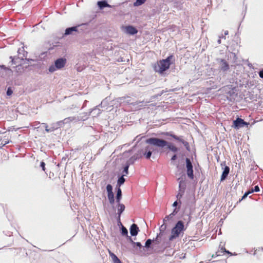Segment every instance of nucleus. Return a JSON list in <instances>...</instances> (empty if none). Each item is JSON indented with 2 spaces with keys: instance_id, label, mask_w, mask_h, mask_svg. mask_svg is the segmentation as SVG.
<instances>
[{
  "instance_id": "obj_4",
  "label": "nucleus",
  "mask_w": 263,
  "mask_h": 263,
  "mask_svg": "<svg viewBox=\"0 0 263 263\" xmlns=\"http://www.w3.org/2000/svg\"><path fill=\"white\" fill-rule=\"evenodd\" d=\"M66 60L64 58H60L57 59L54 63V65H51L49 68V71L53 72L57 69H60L64 67L66 64Z\"/></svg>"
},
{
  "instance_id": "obj_17",
  "label": "nucleus",
  "mask_w": 263,
  "mask_h": 263,
  "mask_svg": "<svg viewBox=\"0 0 263 263\" xmlns=\"http://www.w3.org/2000/svg\"><path fill=\"white\" fill-rule=\"evenodd\" d=\"M225 252H226V249L224 247H221L219 250H218L216 253L215 255H212V257H215L219 256L222 255Z\"/></svg>"
},
{
  "instance_id": "obj_34",
  "label": "nucleus",
  "mask_w": 263,
  "mask_h": 263,
  "mask_svg": "<svg viewBox=\"0 0 263 263\" xmlns=\"http://www.w3.org/2000/svg\"><path fill=\"white\" fill-rule=\"evenodd\" d=\"M259 76L261 79H263V69H261L258 73Z\"/></svg>"
},
{
  "instance_id": "obj_11",
  "label": "nucleus",
  "mask_w": 263,
  "mask_h": 263,
  "mask_svg": "<svg viewBox=\"0 0 263 263\" xmlns=\"http://www.w3.org/2000/svg\"><path fill=\"white\" fill-rule=\"evenodd\" d=\"M139 231V229L137 224L134 223L130 226V233L132 236H136Z\"/></svg>"
},
{
  "instance_id": "obj_42",
  "label": "nucleus",
  "mask_w": 263,
  "mask_h": 263,
  "mask_svg": "<svg viewBox=\"0 0 263 263\" xmlns=\"http://www.w3.org/2000/svg\"><path fill=\"white\" fill-rule=\"evenodd\" d=\"M228 34V31H226L225 32H224V34L227 35Z\"/></svg>"
},
{
  "instance_id": "obj_36",
  "label": "nucleus",
  "mask_w": 263,
  "mask_h": 263,
  "mask_svg": "<svg viewBox=\"0 0 263 263\" xmlns=\"http://www.w3.org/2000/svg\"><path fill=\"white\" fill-rule=\"evenodd\" d=\"M177 158V156L176 155H174V156H173V157H172L171 158V160L172 161H174Z\"/></svg>"
},
{
  "instance_id": "obj_29",
  "label": "nucleus",
  "mask_w": 263,
  "mask_h": 263,
  "mask_svg": "<svg viewBox=\"0 0 263 263\" xmlns=\"http://www.w3.org/2000/svg\"><path fill=\"white\" fill-rule=\"evenodd\" d=\"M151 243H152V240L150 239H147L145 243V247L149 248L150 247V245Z\"/></svg>"
},
{
  "instance_id": "obj_13",
  "label": "nucleus",
  "mask_w": 263,
  "mask_h": 263,
  "mask_svg": "<svg viewBox=\"0 0 263 263\" xmlns=\"http://www.w3.org/2000/svg\"><path fill=\"white\" fill-rule=\"evenodd\" d=\"M220 68L223 71H227L229 69L228 63L223 59L220 60Z\"/></svg>"
},
{
  "instance_id": "obj_21",
  "label": "nucleus",
  "mask_w": 263,
  "mask_h": 263,
  "mask_svg": "<svg viewBox=\"0 0 263 263\" xmlns=\"http://www.w3.org/2000/svg\"><path fill=\"white\" fill-rule=\"evenodd\" d=\"M178 211L176 209H175L171 214H170L168 216H165L163 221H165L168 220L170 218H172L174 216H175L176 214V213L178 212Z\"/></svg>"
},
{
  "instance_id": "obj_12",
  "label": "nucleus",
  "mask_w": 263,
  "mask_h": 263,
  "mask_svg": "<svg viewBox=\"0 0 263 263\" xmlns=\"http://www.w3.org/2000/svg\"><path fill=\"white\" fill-rule=\"evenodd\" d=\"M136 160V158L134 157H132L128 161L127 164L124 167L123 173L125 174L124 175H126L128 174V170L129 168V164L131 163H133L134 161Z\"/></svg>"
},
{
  "instance_id": "obj_37",
  "label": "nucleus",
  "mask_w": 263,
  "mask_h": 263,
  "mask_svg": "<svg viewBox=\"0 0 263 263\" xmlns=\"http://www.w3.org/2000/svg\"><path fill=\"white\" fill-rule=\"evenodd\" d=\"M48 125H47L46 124V125H45V130H46V131L47 132H49L50 131V130L49 129H48Z\"/></svg>"
},
{
  "instance_id": "obj_38",
  "label": "nucleus",
  "mask_w": 263,
  "mask_h": 263,
  "mask_svg": "<svg viewBox=\"0 0 263 263\" xmlns=\"http://www.w3.org/2000/svg\"><path fill=\"white\" fill-rule=\"evenodd\" d=\"M177 140H178V141H180V142H182H182H183V141H184V140H183V139H181V138H180V137H178V139H177Z\"/></svg>"
},
{
  "instance_id": "obj_39",
  "label": "nucleus",
  "mask_w": 263,
  "mask_h": 263,
  "mask_svg": "<svg viewBox=\"0 0 263 263\" xmlns=\"http://www.w3.org/2000/svg\"><path fill=\"white\" fill-rule=\"evenodd\" d=\"M177 201H175L173 204L174 206H176L177 205Z\"/></svg>"
},
{
  "instance_id": "obj_33",
  "label": "nucleus",
  "mask_w": 263,
  "mask_h": 263,
  "mask_svg": "<svg viewBox=\"0 0 263 263\" xmlns=\"http://www.w3.org/2000/svg\"><path fill=\"white\" fill-rule=\"evenodd\" d=\"M2 69H3L5 70H10V68L6 67L5 65H1V67H0Z\"/></svg>"
},
{
  "instance_id": "obj_23",
  "label": "nucleus",
  "mask_w": 263,
  "mask_h": 263,
  "mask_svg": "<svg viewBox=\"0 0 263 263\" xmlns=\"http://www.w3.org/2000/svg\"><path fill=\"white\" fill-rule=\"evenodd\" d=\"M121 234L123 236H126L128 237V238H129V236H128L127 230L126 229V228L125 227H124L123 226H122V228H121Z\"/></svg>"
},
{
  "instance_id": "obj_46",
  "label": "nucleus",
  "mask_w": 263,
  "mask_h": 263,
  "mask_svg": "<svg viewBox=\"0 0 263 263\" xmlns=\"http://www.w3.org/2000/svg\"><path fill=\"white\" fill-rule=\"evenodd\" d=\"M262 249V250H263V247L262 248V249Z\"/></svg>"
},
{
  "instance_id": "obj_20",
  "label": "nucleus",
  "mask_w": 263,
  "mask_h": 263,
  "mask_svg": "<svg viewBox=\"0 0 263 263\" xmlns=\"http://www.w3.org/2000/svg\"><path fill=\"white\" fill-rule=\"evenodd\" d=\"M122 197V191L120 187L118 188L117 195H116V201L117 203L120 202V200Z\"/></svg>"
},
{
  "instance_id": "obj_18",
  "label": "nucleus",
  "mask_w": 263,
  "mask_h": 263,
  "mask_svg": "<svg viewBox=\"0 0 263 263\" xmlns=\"http://www.w3.org/2000/svg\"><path fill=\"white\" fill-rule=\"evenodd\" d=\"M77 27H72L70 28H68L65 30V35H69L72 33L73 31H77Z\"/></svg>"
},
{
  "instance_id": "obj_41",
  "label": "nucleus",
  "mask_w": 263,
  "mask_h": 263,
  "mask_svg": "<svg viewBox=\"0 0 263 263\" xmlns=\"http://www.w3.org/2000/svg\"><path fill=\"white\" fill-rule=\"evenodd\" d=\"M10 59H11V62L13 63V61H14V59L12 58V57H10Z\"/></svg>"
},
{
  "instance_id": "obj_48",
  "label": "nucleus",
  "mask_w": 263,
  "mask_h": 263,
  "mask_svg": "<svg viewBox=\"0 0 263 263\" xmlns=\"http://www.w3.org/2000/svg\"><path fill=\"white\" fill-rule=\"evenodd\" d=\"M262 249V250H263V247L262 248V249Z\"/></svg>"
},
{
  "instance_id": "obj_43",
  "label": "nucleus",
  "mask_w": 263,
  "mask_h": 263,
  "mask_svg": "<svg viewBox=\"0 0 263 263\" xmlns=\"http://www.w3.org/2000/svg\"><path fill=\"white\" fill-rule=\"evenodd\" d=\"M159 235H158L157 237L156 238V240H157L158 239Z\"/></svg>"
},
{
  "instance_id": "obj_19",
  "label": "nucleus",
  "mask_w": 263,
  "mask_h": 263,
  "mask_svg": "<svg viewBox=\"0 0 263 263\" xmlns=\"http://www.w3.org/2000/svg\"><path fill=\"white\" fill-rule=\"evenodd\" d=\"M98 5L101 9L111 7L106 1H99L98 2Z\"/></svg>"
},
{
  "instance_id": "obj_47",
  "label": "nucleus",
  "mask_w": 263,
  "mask_h": 263,
  "mask_svg": "<svg viewBox=\"0 0 263 263\" xmlns=\"http://www.w3.org/2000/svg\"><path fill=\"white\" fill-rule=\"evenodd\" d=\"M262 249V250H263V247L262 248V249Z\"/></svg>"
},
{
  "instance_id": "obj_24",
  "label": "nucleus",
  "mask_w": 263,
  "mask_h": 263,
  "mask_svg": "<svg viewBox=\"0 0 263 263\" xmlns=\"http://www.w3.org/2000/svg\"><path fill=\"white\" fill-rule=\"evenodd\" d=\"M129 240L134 246L136 245V246H137V247H138L139 248H141L142 247V245H141L140 242H134L130 237H129Z\"/></svg>"
},
{
  "instance_id": "obj_15",
  "label": "nucleus",
  "mask_w": 263,
  "mask_h": 263,
  "mask_svg": "<svg viewBox=\"0 0 263 263\" xmlns=\"http://www.w3.org/2000/svg\"><path fill=\"white\" fill-rule=\"evenodd\" d=\"M230 172V168L228 166H226L224 169V171L222 172V174L221 176V181L224 180L228 176Z\"/></svg>"
},
{
  "instance_id": "obj_3",
  "label": "nucleus",
  "mask_w": 263,
  "mask_h": 263,
  "mask_svg": "<svg viewBox=\"0 0 263 263\" xmlns=\"http://www.w3.org/2000/svg\"><path fill=\"white\" fill-rule=\"evenodd\" d=\"M173 55H171L168 56L166 59H163L157 62L154 66V70L160 74L169 69L171 63V60L173 58Z\"/></svg>"
},
{
  "instance_id": "obj_9",
  "label": "nucleus",
  "mask_w": 263,
  "mask_h": 263,
  "mask_svg": "<svg viewBox=\"0 0 263 263\" xmlns=\"http://www.w3.org/2000/svg\"><path fill=\"white\" fill-rule=\"evenodd\" d=\"M248 125V123L244 121L241 118H238L237 119L233 121V126L235 128H238L240 127H242L245 125Z\"/></svg>"
},
{
  "instance_id": "obj_31",
  "label": "nucleus",
  "mask_w": 263,
  "mask_h": 263,
  "mask_svg": "<svg viewBox=\"0 0 263 263\" xmlns=\"http://www.w3.org/2000/svg\"><path fill=\"white\" fill-rule=\"evenodd\" d=\"M40 166L42 167L43 171H45V163L44 162L42 161L40 163Z\"/></svg>"
},
{
  "instance_id": "obj_27",
  "label": "nucleus",
  "mask_w": 263,
  "mask_h": 263,
  "mask_svg": "<svg viewBox=\"0 0 263 263\" xmlns=\"http://www.w3.org/2000/svg\"><path fill=\"white\" fill-rule=\"evenodd\" d=\"M124 182H125V179L123 177V176H122L119 178V179L118 180V184L120 185L123 184Z\"/></svg>"
},
{
  "instance_id": "obj_5",
  "label": "nucleus",
  "mask_w": 263,
  "mask_h": 263,
  "mask_svg": "<svg viewBox=\"0 0 263 263\" xmlns=\"http://www.w3.org/2000/svg\"><path fill=\"white\" fill-rule=\"evenodd\" d=\"M179 180H180L179 184V190L177 195V198L180 199L184 193L185 190L186 189V183L184 178H179Z\"/></svg>"
},
{
  "instance_id": "obj_14",
  "label": "nucleus",
  "mask_w": 263,
  "mask_h": 263,
  "mask_svg": "<svg viewBox=\"0 0 263 263\" xmlns=\"http://www.w3.org/2000/svg\"><path fill=\"white\" fill-rule=\"evenodd\" d=\"M125 29L126 32L130 34L134 35L136 34L138 32L137 30L135 27L132 26H126Z\"/></svg>"
},
{
  "instance_id": "obj_28",
  "label": "nucleus",
  "mask_w": 263,
  "mask_h": 263,
  "mask_svg": "<svg viewBox=\"0 0 263 263\" xmlns=\"http://www.w3.org/2000/svg\"><path fill=\"white\" fill-rule=\"evenodd\" d=\"M249 191L251 192V194L254 192H257L259 191V187L258 185H256L254 187V189H252L251 190H249Z\"/></svg>"
},
{
  "instance_id": "obj_10",
  "label": "nucleus",
  "mask_w": 263,
  "mask_h": 263,
  "mask_svg": "<svg viewBox=\"0 0 263 263\" xmlns=\"http://www.w3.org/2000/svg\"><path fill=\"white\" fill-rule=\"evenodd\" d=\"M118 220L120 224H121V222H120V216L122 213L124 211L125 206L122 204L120 203V202L118 203Z\"/></svg>"
},
{
  "instance_id": "obj_32",
  "label": "nucleus",
  "mask_w": 263,
  "mask_h": 263,
  "mask_svg": "<svg viewBox=\"0 0 263 263\" xmlns=\"http://www.w3.org/2000/svg\"><path fill=\"white\" fill-rule=\"evenodd\" d=\"M182 143L183 144V145H184V146L187 149H189V144L187 142L185 141H183V142H182Z\"/></svg>"
},
{
  "instance_id": "obj_30",
  "label": "nucleus",
  "mask_w": 263,
  "mask_h": 263,
  "mask_svg": "<svg viewBox=\"0 0 263 263\" xmlns=\"http://www.w3.org/2000/svg\"><path fill=\"white\" fill-rule=\"evenodd\" d=\"M165 135L166 136H170L171 137H172L173 138H174V139L176 140L178 139V136L175 135H173V134H170L168 133H166L165 134Z\"/></svg>"
},
{
  "instance_id": "obj_2",
  "label": "nucleus",
  "mask_w": 263,
  "mask_h": 263,
  "mask_svg": "<svg viewBox=\"0 0 263 263\" xmlns=\"http://www.w3.org/2000/svg\"><path fill=\"white\" fill-rule=\"evenodd\" d=\"M146 143L148 144L156 145V147L159 148H163L167 146L173 152L176 153L178 151V149L174 145L171 143L167 142L166 141L159 139L157 138H150L146 140Z\"/></svg>"
},
{
  "instance_id": "obj_45",
  "label": "nucleus",
  "mask_w": 263,
  "mask_h": 263,
  "mask_svg": "<svg viewBox=\"0 0 263 263\" xmlns=\"http://www.w3.org/2000/svg\"><path fill=\"white\" fill-rule=\"evenodd\" d=\"M218 42H219V43H220V40L218 41Z\"/></svg>"
},
{
  "instance_id": "obj_26",
  "label": "nucleus",
  "mask_w": 263,
  "mask_h": 263,
  "mask_svg": "<svg viewBox=\"0 0 263 263\" xmlns=\"http://www.w3.org/2000/svg\"><path fill=\"white\" fill-rule=\"evenodd\" d=\"M250 194H251V192L249 191H248V192H246L245 193V194L242 196L241 198L237 202H240L243 199H245Z\"/></svg>"
},
{
  "instance_id": "obj_35",
  "label": "nucleus",
  "mask_w": 263,
  "mask_h": 263,
  "mask_svg": "<svg viewBox=\"0 0 263 263\" xmlns=\"http://www.w3.org/2000/svg\"><path fill=\"white\" fill-rule=\"evenodd\" d=\"M12 91L11 90H10V89H8L7 90V95L9 96V95H11L12 94Z\"/></svg>"
},
{
  "instance_id": "obj_1",
  "label": "nucleus",
  "mask_w": 263,
  "mask_h": 263,
  "mask_svg": "<svg viewBox=\"0 0 263 263\" xmlns=\"http://www.w3.org/2000/svg\"><path fill=\"white\" fill-rule=\"evenodd\" d=\"M186 228L184 227V223L180 220L178 221L175 227L171 230V234L168 237V241L164 242L165 248H170L172 247V241L179 238L182 234H183Z\"/></svg>"
},
{
  "instance_id": "obj_8",
  "label": "nucleus",
  "mask_w": 263,
  "mask_h": 263,
  "mask_svg": "<svg viewBox=\"0 0 263 263\" xmlns=\"http://www.w3.org/2000/svg\"><path fill=\"white\" fill-rule=\"evenodd\" d=\"M156 145H153L149 144L145 148V153L143 154L146 159H149L153 152L156 151V149L154 148Z\"/></svg>"
},
{
  "instance_id": "obj_40",
  "label": "nucleus",
  "mask_w": 263,
  "mask_h": 263,
  "mask_svg": "<svg viewBox=\"0 0 263 263\" xmlns=\"http://www.w3.org/2000/svg\"><path fill=\"white\" fill-rule=\"evenodd\" d=\"M225 253H226L228 254H230V255H232V253L230 252H229V251H227V250H226V252H225Z\"/></svg>"
},
{
  "instance_id": "obj_7",
  "label": "nucleus",
  "mask_w": 263,
  "mask_h": 263,
  "mask_svg": "<svg viewBox=\"0 0 263 263\" xmlns=\"http://www.w3.org/2000/svg\"><path fill=\"white\" fill-rule=\"evenodd\" d=\"M106 191L107 192V197L109 200V202L110 204L112 205L115 203V198L114 194L112 192V187L111 185L108 184L106 186Z\"/></svg>"
},
{
  "instance_id": "obj_44",
  "label": "nucleus",
  "mask_w": 263,
  "mask_h": 263,
  "mask_svg": "<svg viewBox=\"0 0 263 263\" xmlns=\"http://www.w3.org/2000/svg\"><path fill=\"white\" fill-rule=\"evenodd\" d=\"M163 227V225H162L160 227V229H161ZM160 231H161V229H160Z\"/></svg>"
},
{
  "instance_id": "obj_16",
  "label": "nucleus",
  "mask_w": 263,
  "mask_h": 263,
  "mask_svg": "<svg viewBox=\"0 0 263 263\" xmlns=\"http://www.w3.org/2000/svg\"><path fill=\"white\" fill-rule=\"evenodd\" d=\"M75 120V118L73 117H70L65 118L63 121H59L58 122L59 125L64 124L65 123H69Z\"/></svg>"
},
{
  "instance_id": "obj_22",
  "label": "nucleus",
  "mask_w": 263,
  "mask_h": 263,
  "mask_svg": "<svg viewBox=\"0 0 263 263\" xmlns=\"http://www.w3.org/2000/svg\"><path fill=\"white\" fill-rule=\"evenodd\" d=\"M110 255L114 263H121L120 259L112 253L110 252Z\"/></svg>"
},
{
  "instance_id": "obj_6",
  "label": "nucleus",
  "mask_w": 263,
  "mask_h": 263,
  "mask_svg": "<svg viewBox=\"0 0 263 263\" xmlns=\"http://www.w3.org/2000/svg\"><path fill=\"white\" fill-rule=\"evenodd\" d=\"M186 166L187 169V175L191 179H194V174L192 164L189 158H186Z\"/></svg>"
},
{
  "instance_id": "obj_25",
  "label": "nucleus",
  "mask_w": 263,
  "mask_h": 263,
  "mask_svg": "<svg viewBox=\"0 0 263 263\" xmlns=\"http://www.w3.org/2000/svg\"><path fill=\"white\" fill-rule=\"evenodd\" d=\"M146 0H136V2L134 3L135 6H138L142 5L145 2Z\"/></svg>"
}]
</instances>
